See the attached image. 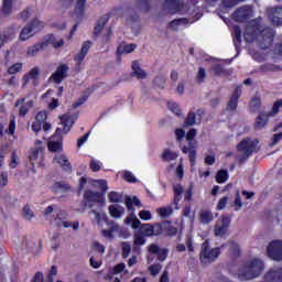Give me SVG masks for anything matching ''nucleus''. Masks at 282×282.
<instances>
[{
    "instance_id": "obj_1",
    "label": "nucleus",
    "mask_w": 282,
    "mask_h": 282,
    "mask_svg": "<svg viewBox=\"0 0 282 282\" xmlns=\"http://www.w3.org/2000/svg\"><path fill=\"white\" fill-rule=\"evenodd\" d=\"M163 10L167 12V14H176V12H186V18H181L173 20L170 23V28L172 30H177L180 25H187V23H195V21H199L202 19V10L198 9L195 1H189L184 6V0H165L163 4Z\"/></svg>"
},
{
    "instance_id": "obj_2",
    "label": "nucleus",
    "mask_w": 282,
    "mask_h": 282,
    "mask_svg": "<svg viewBox=\"0 0 282 282\" xmlns=\"http://www.w3.org/2000/svg\"><path fill=\"white\" fill-rule=\"evenodd\" d=\"M243 36L247 43L258 41L262 50H268L272 45L274 31L271 28L263 29L259 20H253L247 25Z\"/></svg>"
},
{
    "instance_id": "obj_3",
    "label": "nucleus",
    "mask_w": 282,
    "mask_h": 282,
    "mask_svg": "<svg viewBox=\"0 0 282 282\" xmlns=\"http://www.w3.org/2000/svg\"><path fill=\"white\" fill-rule=\"evenodd\" d=\"M61 120L63 128H57L56 133L48 141V151H52L53 153H61V151H63V138H61V131H63V133H69L74 126V119L68 115H63Z\"/></svg>"
},
{
    "instance_id": "obj_4",
    "label": "nucleus",
    "mask_w": 282,
    "mask_h": 282,
    "mask_svg": "<svg viewBox=\"0 0 282 282\" xmlns=\"http://www.w3.org/2000/svg\"><path fill=\"white\" fill-rule=\"evenodd\" d=\"M95 184H97L100 188V192H94V191H86V193L84 194V199H86V202H88L89 208L91 210H98L99 213H102V206H105V194L108 191V186H107V181L105 180H98L95 181ZM97 205H94V204Z\"/></svg>"
},
{
    "instance_id": "obj_5",
    "label": "nucleus",
    "mask_w": 282,
    "mask_h": 282,
    "mask_svg": "<svg viewBox=\"0 0 282 282\" xmlns=\"http://www.w3.org/2000/svg\"><path fill=\"white\" fill-rule=\"evenodd\" d=\"M263 272V261L253 259L238 271L240 281H252Z\"/></svg>"
},
{
    "instance_id": "obj_6",
    "label": "nucleus",
    "mask_w": 282,
    "mask_h": 282,
    "mask_svg": "<svg viewBox=\"0 0 282 282\" xmlns=\"http://www.w3.org/2000/svg\"><path fill=\"white\" fill-rule=\"evenodd\" d=\"M259 144V141L257 140H251V139H245L242 140L238 145V162L240 164H243V162H246V160H248V158H250L252 155V153H254V151H257V145Z\"/></svg>"
},
{
    "instance_id": "obj_7",
    "label": "nucleus",
    "mask_w": 282,
    "mask_h": 282,
    "mask_svg": "<svg viewBox=\"0 0 282 282\" xmlns=\"http://www.w3.org/2000/svg\"><path fill=\"white\" fill-rule=\"evenodd\" d=\"M45 28V24L39 19H33L24 28H22L19 40L20 41H30L32 36H35L37 32H41Z\"/></svg>"
},
{
    "instance_id": "obj_8",
    "label": "nucleus",
    "mask_w": 282,
    "mask_h": 282,
    "mask_svg": "<svg viewBox=\"0 0 282 282\" xmlns=\"http://www.w3.org/2000/svg\"><path fill=\"white\" fill-rule=\"evenodd\" d=\"M195 135H197V130L192 128L185 135L188 141V147H183L182 149L183 153H189L188 158L192 166H195V160L197 159V141H195Z\"/></svg>"
},
{
    "instance_id": "obj_9",
    "label": "nucleus",
    "mask_w": 282,
    "mask_h": 282,
    "mask_svg": "<svg viewBox=\"0 0 282 282\" xmlns=\"http://www.w3.org/2000/svg\"><path fill=\"white\" fill-rule=\"evenodd\" d=\"M219 254H221V250L219 248H210L208 245V241L203 242L202 249H200V261L205 265L207 263H213Z\"/></svg>"
},
{
    "instance_id": "obj_10",
    "label": "nucleus",
    "mask_w": 282,
    "mask_h": 282,
    "mask_svg": "<svg viewBox=\"0 0 282 282\" xmlns=\"http://www.w3.org/2000/svg\"><path fill=\"white\" fill-rule=\"evenodd\" d=\"M253 15L254 12L252 11V7L242 6L232 13V19L238 23H243L246 21H250V19H252Z\"/></svg>"
},
{
    "instance_id": "obj_11",
    "label": "nucleus",
    "mask_w": 282,
    "mask_h": 282,
    "mask_svg": "<svg viewBox=\"0 0 282 282\" xmlns=\"http://www.w3.org/2000/svg\"><path fill=\"white\" fill-rule=\"evenodd\" d=\"M90 214L95 215V220L98 224V226H100L101 221H105L108 230H112L115 232H118V230H120V226L116 224V221L109 220L107 214L96 209H93Z\"/></svg>"
},
{
    "instance_id": "obj_12",
    "label": "nucleus",
    "mask_w": 282,
    "mask_h": 282,
    "mask_svg": "<svg viewBox=\"0 0 282 282\" xmlns=\"http://www.w3.org/2000/svg\"><path fill=\"white\" fill-rule=\"evenodd\" d=\"M228 228H230V217L221 216L214 228L215 237H226L228 232Z\"/></svg>"
},
{
    "instance_id": "obj_13",
    "label": "nucleus",
    "mask_w": 282,
    "mask_h": 282,
    "mask_svg": "<svg viewBox=\"0 0 282 282\" xmlns=\"http://www.w3.org/2000/svg\"><path fill=\"white\" fill-rule=\"evenodd\" d=\"M267 252L273 261H282V240L270 242Z\"/></svg>"
},
{
    "instance_id": "obj_14",
    "label": "nucleus",
    "mask_w": 282,
    "mask_h": 282,
    "mask_svg": "<svg viewBox=\"0 0 282 282\" xmlns=\"http://www.w3.org/2000/svg\"><path fill=\"white\" fill-rule=\"evenodd\" d=\"M67 72H69V66H67V64H62L51 75L48 80H51L52 83H56L57 85H61V83L65 80V77L67 76Z\"/></svg>"
},
{
    "instance_id": "obj_15",
    "label": "nucleus",
    "mask_w": 282,
    "mask_h": 282,
    "mask_svg": "<svg viewBox=\"0 0 282 282\" xmlns=\"http://www.w3.org/2000/svg\"><path fill=\"white\" fill-rule=\"evenodd\" d=\"M267 14L273 25H282V7H269Z\"/></svg>"
},
{
    "instance_id": "obj_16",
    "label": "nucleus",
    "mask_w": 282,
    "mask_h": 282,
    "mask_svg": "<svg viewBox=\"0 0 282 282\" xmlns=\"http://www.w3.org/2000/svg\"><path fill=\"white\" fill-rule=\"evenodd\" d=\"M139 234H141L143 237L162 235V227H160L159 225L151 226L149 224H145L140 227Z\"/></svg>"
},
{
    "instance_id": "obj_17",
    "label": "nucleus",
    "mask_w": 282,
    "mask_h": 282,
    "mask_svg": "<svg viewBox=\"0 0 282 282\" xmlns=\"http://www.w3.org/2000/svg\"><path fill=\"white\" fill-rule=\"evenodd\" d=\"M14 36H17V28L14 26H9L7 30L0 33V50L3 47V45H6V43H10Z\"/></svg>"
},
{
    "instance_id": "obj_18",
    "label": "nucleus",
    "mask_w": 282,
    "mask_h": 282,
    "mask_svg": "<svg viewBox=\"0 0 282 282\" xmlns=\"http://www.w3.org/2000/svg\"><path fill=\"white\" fill-rule=\"evenodd\" d=\"M269 118L270 115H268L265 111H260L254 120L253 129H256V131H261V129H265L269 122Z\"/></svg>"
},
{
    "instance_id": "obj_19",
    "label": "nucleus",
    "mask_w": 282,
    "mask_h": 282,
    "mask_svg": "<svg viewBox=\"0 0 282 282\" xmlns=\"http://www.w3.org/2000/svg\"><path fill=\"white\" fill-rule=\"evenodd\" d=\"M91 41L84 42L79 53L75 55V62L78 66L83 65V61H85V56H87L89 50H91Z\"/></svg>"
},
{
    "instance_id": "obj_20",
    "label": "nucleus",
    "mask_w": 282,
    "mask_h": 282,
    "mask_svg": "<svg viewBox=\"0 0 282 282\" xmlns=\"http://www.w3.org/2000/svg\"><path fill=\"white\" fill-rule=\"evenodd\" d=\"M240 97H241V88L237 87L228 101L227 111H237V105H239Z\"/></svg>"
},
{
    "instance_id": "obj_21",
    "label": "nucleus",
    "mask_w": 282,
    "mask_h": 282,
    "mask_svg": "<svg viewBox=\"0 0 282 282\" xmlns=\"http://www.w3.org/2000/svg\"><path fill=\"white\" fill-rule=\"evenodd\" d=\"M33 104H34L33 100L25 102V98H21V99H18L15 107H20L19 113H20V116L23 117V116L28 115L30 109H32Z\"/></svg>"
},
{
    "instance_id": "obj_22",
    "label": "nucleus",
    "mask_w": 282,
    "mask_h": 282,
    "mask_svg": "<svg viewBox=\"0 0 282 282\" xmlns=\"http://www.w3.org/2000/svg\"><path fill=\"white\" fill-rule=\"evenodd\" d=\"M202 113H204L202 110L197 111V116H195V112H189L185 119L184 127H193L194 124H199L202 122Z\"/></svg>"
},
{
    "instance_id": "obj_23",
    "label": "nucleus",
    "mask_w": 282,
    "mask_h": 282,
    "mask_svg": "<svg viewBox=\"0 0 282 282\" xmlns=\"http://www.w3.org/2000/svg\"><path fill=\"white\" fill-rule=\"evenodd\" d=\"M54 162H56L63 171H66L67 173H72V163H69V160L65 155H56L54 158Z\"/></svg>"
},
{
    "instance_id": "obj_24",
    "label": "nucleus",
    "mask_w": 282,
    "mask_h": 282,
    "mask_svg": "<svg viewBox=\"0 0 282 282\" xmlns=\"http://www.w3.org/2000/svg\"><path fill=\"white\" fill-rule=\"evenodd\" d=\"M264 282H282V269L269 271L264 276Z\"/></svg>"
},
{
    "instance_id": "obj_25",
    "label": "nucleus",
    "mask_w": 282,
    "mask_h": 282,
    "mask_svg": "<svg viewBox=\"0 0 282 282\" xmlns=\"http://www.w3.org/2000/svg\"><path fill=\"white\" fill-rule=\"evenodd\" d=\"M47 47V42H40L36 44H33L26 50V56L29 57H34L36 54L41 52V50H46Z\"/></svg>"
},
{
    "instance_id": "obj_26",
    "label": "nucleus",
    "mask_w": 282,
    "mask_h": 282,
    "mask_svg": "<svg viewBox=\"0 0 282 282\" xmlns=\"http://www.w3.org/2000/svg\"><path fill=\"white\" fill-rule=\"evenodd\" d=\"M44 43H46V46L52 45L55 50L65 45V41L63 39H57L54 34L48 35Z\"/></svg>"
},
{
    "instance_id": "obj_27",
    "label": "nucleus",
    "mask_w": 282,
    "mask_h": 282,
    "mask_svg": "<svg viewBox=\"0 0 282 282\" xmlns=\"http://www.w3.org/2000/svg\"><path fill=\"white\" fill-rule=\"evenodd\" d=\"M108 210L110 217H113L115 219H120L122 215H124V207L120 205H110Z\"/></svg>"
},
{
    "instance_id": "obj_28",
    "label": "nucleus",
    "mask_w": 282,
    "mask_h": 282,
    "mask_svg": "<svg viewBox=\"0 0 282 282\" xmlns=\"http://www.w3.org/2000/svg\"><path fill=\"white\" fill-rule=\"evenodd\" d=\"M107 21H109V15H107V14L102 15L97 21V24H96L95 31H94L95 36H98L100 34V32H102V30L105 29V25H107Z\"/></svg>"
},
{
    "instance_id": "obj_29",
    "label": "nucleus",
    "mask_w": 282,
    "mask_h": 282,
    "mask_svg": "<svg viewBox=\"0 0 282 282\" xmlns=\"http://www.w3.org/2000/svg\"><path fill=\"white\" fill-rule=\"evenodd\" d=\"M28 248H30L31 252L35 256L41 254V250H43V242L41 240L29 241Z\"/></svg>"
},
{
    "instance_id": "obj_30",
    "label": "nucleus",
    "mask_w": 282,
    "mask_h": 282,
    "mask_svg": "<svg viewBox=\"0 0 282 282\" xmlns=\"http://www.w3.org/2000/svg\"><path fill=\"white\" fill-rule=\"evenodd\" d=\"M39 74H41V69H39V67H33L28 75H24L23 77V85H28V83L30 82V78H32L33 80H37L39 79Z\"/></svg>"
},
{
    "instance_id": "obj_31",
    "label": "nucleus",
    "mask_w": 282,
    "mask_h": 282,
    "mask_svg": "<svg viewBox=\"0 0 282 282\" xmlns=\"http://www.w3.org/2000/svg\"><path fill=\"white\" fill-rule=\"evenodd\" d=\"M132 76H135L139 79L147 78V72L140 68V64L138 62L132 63Z\"/></svg>"
},
{
    "instance_id": "obj_32",
    "label": "nucleus",
    "mask_w": 282,
    "mask_h": 282,
    "mask_svg": "<svg viewBox=\"0 0 282 282\" xmlns=\"http://www.w3.org/2000/svg\"><path fill=\"white\" fill-rule=\"evenodd\" d=\"M69 184L65 183V182H56L53 186H52V191L53 193H67V191H69Z\"/></svg>"
},
{
    "instance_id": "obj_33",
    "label": "nucleus",
    "mask_w": 282,
    "mask_h": 282,
    "mask_svg": "<svg viewBox=\"0 0 282 282\" xmlns=\"http://www.w3.org/2000/svg\"><path fill=\"white\" fill-rule=\"evenodd\" d=\"M173 191H174V204L175 206H177V204L182 202V194L184 193V187H182V185L180 184H176L173 186Z\"/></svg>"
},
{
    "instance_id": "obj_34",
    "label": "nucleus",
    "mask_w": 282,
    "mask_h": 282,
    "mask_svg": "<svg viewBox=\"0 0 282 282\" xmlns=\"http://www.w3.org/2000/svg\"><path fill=\"white\" fill-rule=\"evenodd\" d=\"M135 8L141 12H149L151 10V0H137Z\"/></svg>"
},
{
    "instance_id": "obj_35",
    "label": "nucleus",
    "mask_w": 282,
    "mask_h": 282,
    "mask_svg": "<svg viewBox=\"0 0 282 282\" xmlns=\"http://www.w3.org/2000/svg\"><path fill=\"white\" fill-rule=\"evenodd\" d=\"M135 44H120L117 48L118 54H131L135 50Z\"/></svg>"
},
{
    "instance_id": "obj_36",
    "label": "nucleus",
    "mask_w": 282,
    "mask_h": 282,
    "mask_svg": "<svg viewBox=\"0 0 282 282\" xmlns=\"http://www.w3.org/2000/svg\"><path fill=\"white\" fill-rule=\"evenodd\" d=\"M249 109L251 113H257V111L261 109V97H252L249 105Z\"/></svg>"
},
{
    "instance_id": "obj_37",
    "label": "nucleus",
    "mask_w": 282,
    "mask_h": 282,
    "mask_svg": "<svg viewBox=\"0 0 282 282\" xmlns=\"http://www.w3.org/2000/svg\"><path fill=\"white\" fill-rule=\"evenodd\" d=\"M91 89H88L84 93V96H82L76 102L73 104L74 109H77V107H80V105H85L87 102V98L91 96Z\"/></svg>"
},
{
    "instance_id": "obj_38",
    "label": "nucleus",
    "mask_w": 282,
    "mask_h": 282,
    "mask_svg": "<svg viewBox=\"0 0 282 282\" xmlns=\"http://www.w3.org/2000/svg\"><path fill=\"white\" fill-rule=\"evenodd\" d=\"M85 3H87V0H77L75 4V14L77 17H83L85 12Z\"/></svg>"
},
{
    "instance_id": "obj_39",
    "label": "nucleus",
    "mask_w": 282,
    "mask_h": 282,
    "mask_svg": "<svg viewBox=\"0 0 282 282\" xmlns=\"http://www.w3.org/2000/svg\"><path fill=\"white\" fill-rule=\"evenodd\" d=\"M11 13H12V0H3L2 14L4 17H10Z\"/></svg>"
},
{
    "instance_id": "obj_40",
    "label": "nucleus",
    "mask_w": 282,
    "mask_h": 282,
    "mask_svg": "<svg viewBox=\"0 0 282 282\" xmlns=\"http://www.w3.org/2000/svg\"><path fill=\"white\" fill-rule=\"evenodd\" d=\"M30 17H32V8H26L17 15V19H19V21H22L23 23H25V21H28V19H30Z\"/></svg>"
},
{
    "instance_id": "obj_41",
    "label": "nucleus",
    "mask_w": 282,
    "mask_h": 282,
    "mask_svg": "<svg viewBox=\"0 0 282 282\" xmlns=\"http://www.w3.org/2000/svg\"><path fill=\"white\" fill-rule=\"evenodd\" d=\"M234 43L236 45V50H239V45L241 43V29L239 26L234 28Z\"/></svg>"
},
{
    "instance_id": "obj_42",
    "label": "nucleus",
    "mask_w": 282,
    "mask_h": 282,
    "mask_svg": "<svg viewBox=\"0 0 282 282\" xmlns=\"http://www.w3.org/2000/svg\"><path fill=\"white\" fill-rule=\"evenodd\" d=\"M164 162H171L173 160H177V153L171 150H165L162 154Z\"/></svg>"
},
{
    "instance_id": "obj_43",
    "label": "nucleus",
    "mask_w": 282,
    "mask_h": 282,
    "mask_svg": "<svg viewBox=\"0 0 282 282\" xmlns=\"http://www.w3.org/2000/svg\"><path fill=\"white\" fill-rule=\"evenodd\" d=\"M109 202L112 204H120L122 202V194H119L117 192H110L108 194Z\"/></svg>"
},
{
    "instance_id": "obj_44",
    "label": "nucleus",
    "mask_w": 282,
    "mask_h": 282,
    "mask_svg": "<svg viewBox=\"0 0 282 282\" xmlns=\"http://www.w3.org/2000/svg\"><path fill=\"white\" fill-rule=\"evenodd\" d=\"M227 180H228V171L226 170L218 171L216 175V182H218V184H224V182H226Z\"/></svg>"
},
{
    "instance_id": "obj_45",
    "label": "nucleus",
    "mask_w": 282,
    "mask_h": 282,
    "mask_svg": "<svg viewBox=\"0 0 282 282\" xmlns=\"http://www.w3.org/2000/svg\"><path fill=\"white\" fill-rule=\"evenodd\" d=\"M133 204H134V206H140V199H138V197H135V196L133 198L127 196L126 197V206H127L128 210H131V208L133 207Z\"/></svg>"
},
{
    "instance_id": "obj_46",
    "label": "nucleus",
    "mask_w": 282,
    "mask_h": 282,
    "mask_svg": "<svg viewBox=\"0 0 282 282\" xmlns=\"http://www.w3.org/2000/svg\"><path fill=\"white\" fill-rule=\"evenodd\" d=\"M229 252L232 254V257H239V252H241V249L239 248V245L235 241L229 242Z\"/></svg>"
},
{
    "instance_id": "obj_47",
    "label": "nucleus",
    "mask_w": 282,
    "mask_h": 282,
    "mask_svg": "<svg viewBox=\"0 0 282 282\" xmlns=\"http://www.w3.org/2000/svg\"><path fill=\"white\" fill-rule=\"evenodd\" d=\"M200 221H202V224H210V221H213V213L212 212H202L200 213Z\"/></svg>"
},
{
    "instance_id": "obj_48",
    "label": "nucleus",
    "mask_w": 282,
    "mask_h": 282,
    "mask_svg": "<svg viewBox=\"0 0 282 282\" xmlns=\"http://www.w3.org/2000/svg\"><path fill=\"white\" fill-rule=\"evenodd\" d=\"M280 67L274 64H263L260 66V72H279Z\"/></svg>"
},
{
    "instance_id": "obj_49",
    "label": "nucleus",
    "mask_w": 282,
    "mask_h": 282,
    "mask_svg": "<svg viewBox=\"0 0 282 282\" xmlns=\"http://www.w3.org/2000/svg\"><path fill=\"white\" fill-rule=\"evenodd\" d=\"M212 73L214 74V76H224V74H226V70L221 65L216 64L212 66Z\"/></svg>"
},
{
    "instance_id": "obj_50",
    "label": "nucleus",
    "mask_w": 282,
    "mask_h": 282,
    "mask_svg": "<svg viewBox=\"0 0 282 282\" xmlns=\"http://www.w3.org/2000/svg\"><path fill=\"white\" fill-rule=\"evenodd\" d=\"M161 270H162V264L160 263H155L149 267V272L152 276H158Z\"/></svg>"
},
{
    "instance_id": "obj_51",
    "label": "nucleus",
    "mask_w": 282,
    "mask_h": 282,
    "mask_svg": "<svg viewBox=\"0 0 282 282\" xmlns=\"http://www.w3.org/2000/svg\"><path fill=\"white\" fill-rule=\"evenodd\" d=\"M242 1L246 0H223L221 3L224 8H235V6H239V3H242Z\"/></svg>"
},
{
    "instance_id": "obj_52",
    "label": "nucleus",
    "mask_w": 282,
    "mask_h": 282,
    "mask_svg": "<svg viewBox=\"0 0 282 282\" xmlns=\"http://www.w3.org/2000/svg\"><path fill=\"white\" fill-rule=\"evenodd\" d=\"M145 236L142 234L135 232L134 234V246H144L147 243V240L144 239Z\"/></svg>"
},
{
    "instance_id": "obj_53",
    "label": "nucleus",
    "mask_w": 282,
    "mask_h": 282,
    "mask_svg": "<svg viewBox=\"0 0 282 282\" xmlns=\"http://www.w3.org/2000/svg\"><path fill=\"white\" fill-rule=\"evenodd\" d=\"M206 80V69L204 67H199L196 74V82L204 83Z\"/></svg>"
},
{
    "instance_id": "obj_54",
    "label": "nucleus",
    "mask_w": 282,
    "mask_h": 282,
    "mask_svg": "<svg viewBox=\"0 0 282 282\" xmlns=\"http://www.w3.org/2000/svg\"><path fill=\"white\" fill-rule=\"evenodd\" d=\"M122 258L127 259L131 254V245L129 242H122Z\"/></svg>"
},
{
    "instance_id": "obj_55",
    "label": "nucleus",
    "mask_w": 282,
    "mask_h": 282,
    "mask_svg": "<svg viewBox=\"0 0 282 282\" xmlns=\"http://www.w3.org/2000/svg\"><path fill=\"white\" fill-rule=\"evenodd\" d=\"M23 69V64L21 63H15L11 67H9L8 73L9 74H19Z\"/></svg>"
},
{
    "instance_id": "obj_56",
    "label": "nucleus",
    "mask_w": 282,
    "mask_h": 282,
    "mask_svg": "<svg viewBox=\"0 0 282 282\" xmlns=\"http://www.w3.org/2000/svg\"><path fill=\"white\" fill-rule=\"evenodd\" d=\"M167 107H169L170 111H172L176 116H182V110L180 109V106H177V104L169 102Z\"/></svg>"
},
{
    "instance_id": "obj_57",
    "label": "nucleus",
    "mask_w": 282,
    "mask_h": 282,
    "mask_svg": "<svg viewBox=\"0 0 282 282\" xmlns=\"http://www.w3.org/2000/svg\"><path fill=\"white\" fill-rule=\"evenodd\" d=\"M161 217H169V215H173V208L171 207H161L158 210Z\"/></svg>"
},
{
    "instance_id": "obj_58",
    "label": "nucleus",
    "mask_w": 282,
    "mask_h": 282,
    "mask_svg": "<svg viewBox=\"0 0 282 282\" xmlns=\"http://www.w3.org/2000/svg\"><path fill=\"white\" fill-rule=\"evenodd\" d=\"M23 217H25V219H32V217H34V212H32V209L30 208V206H24L23 208Z\"/></svg>"
},
{
    "instance_id": "obj_59",
    "label": "nucleus",
    "mask_w": 282,
    "mask_h": 282,
    "mask_svg": "<svg viewBox=\"0 0 282 282\" xmlns=\"http://www.w3.org/2000/svg\"><path fill=\"white\" fill-rule=\"evenodd\" d=\"M281 139H282V132L273 134V137L271 139L270 147H274V145L279 144V142H281Z\"/></svg>"
},
{
    "instance_id": "obj_60",
    "label": "nucleus",
    "mask_w": 282,
    "mask_h": 282,
    "mask_svg": "<svg viewBox=\"0 0 282 282\" xmlns=\"http://www.w3.org/2000/svg\"><path fill=\"white\" fill-rule=\"evenodd\" d=\"M36 122H45L47 120V112L40 111L35 117Z\"/></svg>"
},
{
    "instance_id": "obj_61",
    "label": "nucleus",
    "mask_w": 282,
    "mask_h": 282,
    "mask_svg": "<svg viewBox=\"0 0 282 282\" xmlns=\"http://www.w3.org/2000/svg\"><path fill=\"white\" fill-rule=\"evenodd\" d=\"M39 153H41V148H36V149L31 151V154L29 156L31 162H35V160H39Z\"/></svg>"
},
{
    "instance_id": "obj_62",
    "label": "nucleus",
    "mask_w": 282,
    "mask_h": 282,
    "mask_svg": "<svg viewBox=\"0 0 282 282\" xmlns=\"http://www.w3.org/2000/svg\"><path fill=\"white\" fill-rule=\"evenodd\" d=\"M226 204H228V198L227 196L223 197L219 199L218 204H217V208L218 210H224V208H226Z\"/></svg>"
},
{
    "instance_id": "obj_63",
    "label": "nucleus",
    "mask_w": 282,
    "mask_h": 282,
    "mask_svg": "<svg viewBox=\"0 0 282 282\" xmlns=\"http://www.w3.org/2000/svg\"><path fill=\"white\" fill-rule=\"evenodd\" d=\"M156 254L159 261H164L169 254V251H166V249H159V252Z\"/></svg>"
},
{
    "instance_id": "obj_64",
    "label": "nucleus",
    "mask_w": 282,
    "mask_h": 282,
    "mask_svg": "<svg viewBox=\"0 0 282 282\" xmlns=\"http://www.w3.org/2000/svg\"><path fill=\"white\" fill-rule=\"evenodd\" d=\"M139 217H140V219H143V220H149V219H151V212H149V210H141L140 213H139Z\"/></svg>"
}]
</instances>
